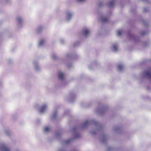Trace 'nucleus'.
I'll use <instances>...</instances> for the list:
<instances>
[{
    "instance_id": "16",
    "label": "nucleus",
    "mask_w": 151,
    "mask_h": 151,
    "mask_svg": "<svg viewBox=\"0 0 151 151\" xmlns=\"http://www.w3.org/2000/svg\"><path fill=\"white\" fill-rule=\"evenodd\" d=\"M117 34L118 36H120L122 34V31L121 30H118L117 31Z\"/></svg>"
},
{
    "instance_id": "8",
    "label": "nucleus",
    "mask_w": 151,
    "mask_h": 151,
    "mask_svg": "<svg viewBox=\"0 0 151 151\" xmlns=\"http://www.w3.org/2000/svg\"><path fill=\"white\" fill-rule=\"evenodd\" d=\"M89 31L87 29H84L83 31V33L84 35L86 36L88 35L89 33Z\"/></svg>"
},
{
    "instance_id": "19",
    "label": "nucleus",
    "mask_w": 151,
    "mask_h": 151,
    "mask_svg": "<svg viewBox=\"0 0 151 151\" xmlns=\"http://www.w3.org/2000/svg\"><path fill=\"white\" fill-rule=\"evenodd\" d=\"M86 0H77V1L78 2H82L85 1Z\"/></svg>"
},
{
    "instance_id": "9",
    "label": "nucleus",
    "mask_w": 151,
    "mask_h": 151,
    "mask_svg": "<svg viewBox=\"0 0 151 151\" xmlns=\"http://www.w3.org/2000/svg\"><path fill=\"white\" fill-rule=\"evenodd\" d=\"M45 42V41L44 40L42 39L39 42V45L40 46H42L43 45Z\"/></svg>"
},
{
    "instance_id": "5",
    "label": "nucleus",
    "mask_w": 151,
    "mask_h": 151,
    "mask_svg": "<svg viewBox=\"0 0 151 151\" xmlns=\"http://www.w3.org/2000/svg\"><path fill=\"white\" fill-rule=\"evenodd\" d=\"M4 132L9 137H10L11 135V133L10 132L8 129H5Z\"/></svg>"
},
{
    "instance_id": "13",
    "label": "nucleus",
    "mask_w": 151,
    "mask_h": 151,
    "mask_svg": "<svg viewBox=\"0 0 151 151\" xmlns=\"http://www.w3.org/2000/svg\"><path fill=\"white\" fill-rule=\"evenodd\" d=\"M115 0H112L109 3V5L110 6H112L114 3Z\"/></svg>"
},
{
    "instance_id": "15",
    "label": "nucleus",
    "mask_w": 151,
    "mask_h": 151,
    "mask_svg": "<svg viewBox=\"0 0 151 151\" xmlns=\"http://www.w3.org/2000/svg\"><path fill=\"white\" fill-rule=\"evenodd\" d=\"M118 68L119 70H121L123 68V66L121 65H119L118 66Z\"/></svg>"
},
{
    "instance_id": "14",
    "label": "nucleus",
    "mask_w": 151,
    "mask_h": 151,
    "mask_svg": "<svg viewBox=\"0 0 151 151\" xmlns=\"http://www.w3.org/2000/svg\"><path fill=\"white\" fill-rule=\"evenodd\" d=\"M50 128L48 127H45L44 129V130L45 132H47L49 131Z\"/></svg>"
},
{
    "instance_id": "6",
    "label": "nucleus",
    "mask_w": 151,
    "mask_h": 151,
    "mask_svg": "<svg viewBox=\"0 0 151 151\" xmlns=\"http://www.w3.org/2000/svg\"><path fill=\"white\" fill-rule=\"evenodd\" d=\"M58 78L59 79L63 80L64 78V76L63 73L61 72H59L58 73Z\"/></svg>"
},
{
    "instance_id": "20",
    "label": "nucleus",
    "mask_w": 151,
    "mask_h": 151,
    "mask_svg": "<svg viewBox=\"0 0 151 151\" xmlns=\"http://www.w3.org/2000/svg\"><path fill=\"white\" fill-rule=\"evenodd\" d=\"M52 58L53 59H55L56 58V56L55 55H53L52 56Z\"/></svg>"
},
{
    "instance_id": "21",
    "label": "nucleus",
    "mask_w": 151,
    "mask_h": 151,
    "mask_svg": "<svg viewBox=\"0 0 151 151\" xmlns=\"http://www.w3.org/2000/svg\"><path fill=\"white\" fill-rule=\"evenodd\" d=\"M88 121H86L85 122L84 124L85 125L88 124Z\"/></svg>"
},
{
    "instance_id": "12",
    "label": "nucleus",
    "mask_w": 151,
    "mask_h": 151,
    "mask_svg": "<svg viewBox=\"0 0 151 151\" xmlns=\"http://www.w3.org/2000/svg\"><path fill=\"white\" fill-rule=\"evenodd\" d=\"M34 108L35 109H38V104L37 102L35 103L34 105L33 106Z\"/></svg>"
},
{
    "instance_id": "23",
    "label": "nucleus",
    "mask_w": 151,
    "mask_h": 151,
    "mask_svg": "<svg viewBox=\"0 0 151 151\" xmlns=\"http://www.w3.org/2000/svg\"><path fill=\"white\" fill-rule=\"evenodd\" d=\"M55 114L54 115V117H55Z\"/></svg>"
},
{
    "instance_id": "17",
    "label": "nucleus",
    "mask_w": 151,
    "mask_h": 151,
    "mask_svg": "<svg viewBox=\"0 0 151 151\" xmlns=\"http://www.w3.org/2000/svg\"><path fill=\"white\" fill-rule=\"evenodd\" d=\"M5 2L7 3H10L11 1V0H4Z\"/></svg>"
},
{
    "instance_id": "1",
    "label": "nucleus",
    "mask_w": 151,
    "mask_h": 151,
    "mask_svg": "<svg viewBox=\"0 0 151 151\" xmlns=\"http://www.w3.org/2000/svg\"><path fill=\"white\" fill-rule=\"evenodd\" d=\"M16 21L18 24V26L19 27H22L23 24L24 20L23 18L20 16H18L16 18Z\"/></svg>"
},
{
    "instance_id": "4",
    "label": "nucleus",
    "mask_w": 151,
    "mask_h": 151,
    "mask_svg": "<svg viewBox=\"0 0 151 151\" xmlns=\"http://www.w3.org/2000/svg\"><path fill=\"white\" fill-rule=\"evenodd\" d=\"M47 108V106L46 105H44L42 106L40 110V112L41 113H43L46 110Z\"/></svg>"
},
{
    "instance_id": "18",
    "label": "nucleus",
    "mask_w": 151,
    "mask_h": 151,
    "mask_svg": "<svg viewBox=\"0 0 151 151\" xmlns=\"http://www.w3.org/2000/svg\"><path fill=\"white\" fill-rule=\"evenodd\" d=\"M71 16V14L69 13H68V18H70Z\"/></svg>"
},
{
    "instance_id": "3",
    "label": "nucleus",
    "mask_w": 151,
    "mask_h": 151,
    "mask_svg": "<svg viewBox=\"0 0 151 151\" xmlns=\"http://www.w3.org/2000/svg\"><path fill=\"white\" fill-rule=\"evenodd\" d=\"M32 65L35 70L36 71H38V61L37 58L33 60Z\"/></svg>"
},
{
    "instance_id": "22",
    "label": "nucleus",
    "mask_w": 151,
    "mask_h": 151,
    "mask_svg": "<svg viewBox=\"0 0 151 151\" xmlns=\"http://www.w3.org/2000/svg\"><path fill=\"white\" fill-rule=\"evenodd\" d=\"M16 151H19L18 150H16Z\"/></svg>"
},
{
    "instance_id": "2",
    "label": "nucleus",
    "mask_w": 151,
    "mask_h": 151,
    "mask_svg": "<svg viewBox=\"0 0 151 151\" xmlns=\"http://www.w3.org/2000/svg\"><path fill=\"white\" fill-rule=\"evenodd\" d=\"M0 151H10L9 148L3 143H0Z\"/></svg>"
},
{
    "instance_id": "11",
    "label": "nucleus",
    "mask_w": 151,
    "mask_h": 151,
    "mask_svg": "<svg viewBox=\"0 0 151 151\" xmlns=\"http://www.w3.org/2000/svg\"><path fill=\"white\" fill-rule=\"evenodd\" d=\"M108 19L107 17H105L103 18L102 19V21L103 22H105L108 21Z\"/></svg>"
},
{
    "instance_id": "7",
    "label": "nucleus",
    "mask_w": 151,
    "mask_h": 151,
    "mask_svg": "<svg viewBox=\"0 0 151 151\" xmlns=\"http://www.w3.org/2000/svg\"><path fill=\"white\" fill-rule=\"evenodd\" d=\"M145 75L148 77L151 78V71H149L145 73Z\"/></svg>"
},
{
    "instance_id": "10",
    "label": "nucleus",
    "mask_w": 151,
    "mask_h": 151,
    "mask_svg": "<svg viewBox=\"0 0 151 151\" xmlns=\"http://www.w3.org/2000/svg\"><path fill=\"white\" fill-rule=\"evenodd\" d=\"M113 48L114 51H116L117 50V46L116 45H113Z\"/></svg>"
}]
</instances>
